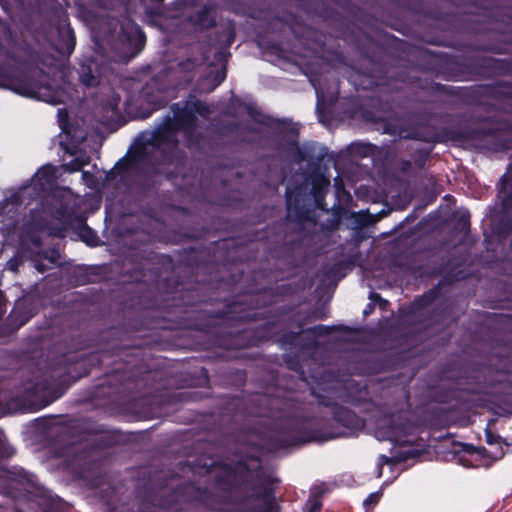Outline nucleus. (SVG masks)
I'll list each match as a JSON object with an SVG mask.
<instances>
[{
    "label": "nucleus",
    "instance_id": "obj_16",
    "mask_svg": "<svg viewBox=\"0 0 512 512\" xmlns=\"http://www.w3.org/2000/svg\"><path fill=\"white\" fill-rule=\"evenodd\" d=\"M288 206H290V197L287 198Z\"/></svg>",
    "mask_w": 512,
    "mask_h": 512
},
{
    "label": "nucleus",
    "instance_id": "obj_1",
    "mask_svg": "<svg viewBox=\"0 0 512 512\" xmlns=\"http://www.w3.org/2000/svg\"><path fill=\"white\" fill-rule=\"evenodd\" d=\"M0 87L10 89L22 96L35 98L50 104H58L64 101L59 92L52 90L50 87L38 86L23 79L0 81Z\"/></svg>",
    "mask_w": 512,
    "mask_h": 512
},
{
    "label": "nucleus",
    "instance_id": "obj_9",
    "mask_svg": "<svg viewBox=\"0 0 512 512\" xmlns=\"http://www.w3.org/2000/svg\"><path fill=\"white\" fill-rule=\"evenodd\" d=\"M387 463H389V459L387 457L381 456L379 458V462H378L379 470H378L377 477H381V475H382L381 467L383 464H387Z\"/></svg>",
    "mask_w": 512,
    "mask_h": 512
},
{
    "label": "nucleus",
    "instance_id": "obj_14",
    "mask_svg": "<svg viewBox=\"0 0 512 512\" xmlns=\"http://www.w3.org/2000/svg\"><path fill=\"white\" fill-rule=\"evenodd\" d=\"M8 267H9V269H10V270H13V271L15 270V265H14V263H13V262H11V261H10V262H8Z\"/></svg>",
    "mask_w": 512,
    "mask_h": 512
},
{
    "label": "nucleus",
    "instance_id": "obj_3",
    "mask_svg": "<svg viewBox=\"0 0 512 512\" xmlns=\"http://www.w3.org/2000/svg\"><path fill=\"white\" fill-rule=\"evenodd\" d=\"M375 437L380 440H389L394 443H399L400 440L397 436V428L391 425L387 427H378L374 432Z\"/></svg>",
    "mask_w": 512,
    "mask_h": 512
},
{
    "label": "nucleus",
    "instance_id": "obj_5",
    "mask_svg": "<svg viewBox=\"0 0 512 512\" xmlns=\"http://www.w3.org/2000/svg\"><path fill=\"white\" fill-rule=\"evenodd\" d=\"M81 82L86 86H94L98 83L95 76L85 72H83L81 75Z\"/></svg>",
    "mask_w": 512,
    "mask_h": 512
},
{
    "label": "nucleus",
    "instance_id": "obj_8",
    "mask_svg": "<svg viewBox=\"0 0 512 512\" xmlns=\"http://www.w3.org/2000/svg\"><path fill=\"white\" fill-rule=\"evenodd\" d=\"M83 165H84L83 162L80 163V162L76 161L74 164H65L63 166V168L67 172H74V171L79 170Z\"/></svg>",
    "mask_w": 512,
    "mask_h": 512
},
{
    "label": "nucleus",
    "instance_id": "obj_11",
    "mask_svg": "<svg viewBox=\"0 0 512 512\" xmlns=\"http://www.w3.org/2000/svg\"><path fill=\"white\" fill-rule=\"evenodd\" d=\"M319 184H320V188H328L329 184H330V181H329L328 178L322 177L319 180Z\"/></svg>",
    "mask_w": 512,
    "mask_h": 512
},
{
    "label": "nucleus",
    "instance_id": "obj_13",
    "mask_svg": "<svg viewBox=\"0 0 512 512\" xmlns=\"http://www.w3.org/2000/svg\"><path fill=\"white\" fill-rule=\"evenodd\" d=\"M68 34H69V36H72L71 31H68ZM68 48H69V50L74 48V39H73V37H71V39H70V45H69Z\"/></svg>",
    "mask_w": 512,
    "mask_h": 512
},
{
    "label": "nucleus",
    "instance_id": "obj_6",
    "mask_svg": "<svg viewBox=\"0 0 512 512\" xmlns=\"http://www.w3.org/2000/svg\"><path fill=\"white\" fill-rule=\"evenodd\" d=\"M382 496V493L381 492H374V493H371L367 499L364 501V504L365 505H369V504H376L380 498Z\"/></svg>",
    "mask_w": 512,
    "mask_h": 512
},
{
    "label": "nucleus",
    "instance_id": "obj_10",
    "mask_svg": "<svg viewBox=\"0 0 512 512\" xmlns=\"http://www.w3.org/2000/svg\"><path fill=\"white\" fill-rule=\"evenodd\" d=\"M225 71L222 70L221 72H219L216 76V83L214 86H217L219 85L224 79H225Z\"/></svg>",
    "mask_w": 512,
    "mask_h": 512
},
{
    "label": "nucleus",
    "instance_id": "obj_7",
    "mask_svg": "<svg viewBox=\"0 0 512 512\" xmlns=\"http://www.w3.org/2000/svg\"><path fill=\"white\" fill-rule=\"evenodd\" d=\"M321 509V503L317 499L309 501V507L306 512H319Z\"/></svg>",
    "mask_w": 512,
    "mask_h": 512
},
{
    "label": "nucleus",
    "instance_id": "obj_12",
    "mask_svg": "<svg viewBox=\"0 0 512 512\" xmlns=\"http://www.w3.org/2000/svg\"><path fill=\"white\" fill-rule=\"evenodd\" d=\"M134 34H135V36L137 37L138 40H140V41L144 40V36H143L142 32L140 31V29L137 26L134 27Z\"/></svg>",
    "mask_w": 512,
    "mask_h": 512
},
{
    "label": "nucleus",
    "instance_id": "obj_4",
    "mask_svg": "<svg viewBox=\"0 0 512 512\" xmlns=\"http://www.w3.org/2000/svg\"><path fill=\"white\" fill-rule=\"evenodd\" d=\"M83 240L90 246H96L98 243V237L90 230L85 231Z\"/></svg>",
    "mask_w": 512,
    "mask_h": 512
},
{
    "label": "nucleus",
    "instance_id": "obj_2",
    "mask_svg": "<svg viewBox=\"0 0 512 512\" xmlns=\"http://www.w3.org/2000/svg\"><path fill=\"white\" fill-rule=\"evenodd\" d=\"M57 168L53 165H44L35 174L33 181L40 186L51 185L56 178Z\"/></svg>",
    "mask_w": 512,
    "mask_h": 512
},
{
    "label": "nucleus",
    "instance_id": "obj_15",
    "mask_svg": "<svg viewBox=\"0 0 512 512\" xmlns=\"http://www.w3.org/2000/svg\"><path fill=\"white\" fill-rule=\"evenodd\" d=\"M315 90H316L317 97L319 98V91L317 88H315Z\"/></svg>",
    "mask_w": 512,
    "mask_h": 512
}]
</instances>
